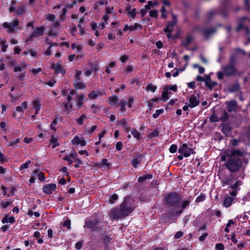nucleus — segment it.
Here are the masks:
<instances>
[{
    "instance_id": "nucleus-1",
    "label": "nucleus",
    "mask_w": 250,
    "mask_h": 250,
    "mask_svg": "<svg viewBox=\"0 0 250 250\" xmlns=\"http://www.w3.org/2000/svg\"><path fill=\"white\" fill-rule=\"evenodd\" d=\"M135 208V200L130 197H125L119 208H115L111 210L110 217L112 219L125 218L131 213Z\"/></svg>"
},
{
    "instance_id": "nucleus-2",
    "label": "nucleus",
    "mask_w": 250,
    "mask_h": 250,
    "mask_svg": "<svg viewBox=\"0 0 250 250\" xmlns=\"http://www.w3.org/2000/svg\"><path fill=\"white\" fill-rule=\"evenodd\" d=\"M227 156L229 158L226 164V167L232 172L238 170L242 165L239 157L243 156V153L239 150H233L227 151Z\"/></svg>"
},
{
    "instance_id": "nucleus-3",
    "label": "nucleus",
    "mask_w": 250,
    "mask_h": 250,
    "mask_svg": "<svg viewBox=\"0 0 250 250\" xmlns=\"http://www.w3.org/2000/svg\"><path fill=\"white\" fill-rule=\"evenodd\" d=\"M181 200L180 195L175 192H172L166 196L165 201L171 214L174 213V210L177 208Z\"/></svg>"
},
{
    "instance_id": "nucleus-4",
    "label": "nucleus",
    "mask_w": 250,
    "mask_h": 250,
    "mask_svg": "<svg viewBox=\"0 0 250 250\" xmlns=\"http://www.w3.org/2000/svg\"><path fill=\"white\" fill-rule=\"evenodd\" d=\"M20 24V21L17 19H15L12 22H4L2 23V27L7 29L8 34H14L18 29V26Z\"/></svg>"
},
{
    "instance_id": "nucleus-5",
    "label": "nucleus",
    "mask_w": 250,
    "mask_h": 250,
    "mask_svg": "<svg viewBox=\"0 0 250 250\" xmlns=\"http://www.w3.org/2000/svg\"><path fill=\"white\" fill-rule=\"evenodd\" d=\"M178 152L180 153L177 156V158L179 161L183 160V157H188L190 154H194L195 152L192 148L188 147L186 144H183L179 148Z\"/></svg>"
},
{
    "instance_id": "nucleus-6",
    "label": "nucleus",
    "mask_w": 250,
    "mask_h": 250,
    "mask_svg": "<svg viewBox=\"0 0 250 250\" xmlns=\"http://www.w3.org/2000/svg\"><path fill=\"white\" fill-rule=\"evenodd\" d=\"M224 73L227 76H234L237 73V69L234 64H228L223 67Z\"/></svg>"
},
{
    "instance_id": "nucleus-7",
    "label": "nucleus",
    "mask_w": 250,
    "mask_h": 250,
    "mask_svg": "<svg viewBox=\"0 0 250 250\" xmlns=\"http://www.w3.org/2000/svg\"><path fill=\"white\" fill-rule=\"evenodd\" d=\"M188 101V106L190 108H193L197 106L199 104V95L198 94L197 95L194 94L189 96L187 99Z\"/></svg>"
},
{
    "instance_id": "nucleus-8",
    "label": "nucleus",
    "mask_w": 250,
    "mask_h": 250,
    "mask_svg": "<svg viewBox=\"0 0 250 250\" xmlns=\"http://www.w3.org/2000/svg\"><path fill=\"white\" fill-rule=\"evenodd\" d=\"M45 29L42 26L38 27L34 29V31L32 34H30L29 36V40L32 38L38 37L42 36L44 32Z\"/></svg>"
},
{
    "instance_id": "nucleus-9",
    "label": "nucleus",
    "mask_w": 250,
    "mask_h": 250,
    "mask_svg": "<svg viewBox=\"0 0 250 250\" xmlns=\"http://www.w3.org/2000/svg\"><path fill=\"white\" fill-rule=\"evenodd\" d=\"M226 104L227 105L228 110L229 112L235 111L238 108L237 103L235 100L226 102Z\"/></svg>"
},
{
    "instance_id": "nucleus-10",
    "label": "nucleus",
    "mask_w": 250,
    "mask_h": 250,
    "mask_svg": "<svg viewBox=\"0 0 250 250\" xmlns=\"http://www.w3.org/2000/svg\"><path fill=\"white\" fill-rule=\"evenodd\" d=\"M56 188V185L55 184H47L43 186L42 190L43 192L50 194L52 193Z\"/></svg>"
},
{
    "instance_id": "nucleus-11",
    "label": "nucleus",
    "mask_w": 250,
    "mask_h": 250,
    "mask_svg": "<svg viewBox=\"0 0 250 250\" xmlns=\"http://www.w3.org/2000/svg\"><path fill=\"white\" fill-rule=\"evenodd\" d=\"M52 68L56 73H60L62 74L65 73L66 70L62 65V62L59 61L55 65L52 66Z\"/></svg>"
},
{
    "instance_id": "nucleus-12",
    "label": "nucleus",
    "mask_w": 250,
    "mask_h": 250,
    "mask_svg": "<svg viewBox=\"0 0 250 250\" xmlns=\"http://www.w3.org/2000/svg\"><path fill=\"white\" fill-rule=\"evenodd\" d=\"M144 157V154H139L136 155L135 157L131 161L132 166L136 168L138 165L140 163L142 158Z\"/></svg>"
},
{
    "instance_id": "nucleus-13",
    "label": "nucleus",
    "mask_w": 250,
    "mask_h": 250,
    "mask_svg": "<svg viewBox=\"0 0 250 250\" xmlns=\"http://www.w3.org/2000/svg\"><path fill=\"white\" fill-rule=\"evenodd\" d=\"M217 85V83L211 80L210 77L209 75L207 76V80L205 82V85L210 90Z\"/></svg>"
},
{
    "instance_id": "nucleus-14",
    "label": "nucleus",
    "mask_w": 250,
    "mask_h": 250,
    "mask_svg": "<svg viewBox=\"0 0 250 250\" xmlns=\"http://www.w3.org/2000/svg\"><path fill=\"white\" fill-rule=\"evenodd\" d=\"M216 32V29L215 27H212L209 29H205L202 31V34L205 38L206 39L208 38L210 36H212Z\"/></svg>"
},
{
    "instance_id": "nucleus-15",
    "label": "nucleus",
    "mask_w": 250,
    "mask_h": 250,
    "mask_svg": "<svg viewBox=\"0 0 250 250\" xmlns=\"http://www.w3.org/2000/svg\"><path fill=\"white\" fill-rule=\"evenodd\" d=\"M95 166L98 168L106 167L107 169H109L110 167V163L108 162L107 159H104L101 162L96 163Z\"/></svg>"
},
{
    "instance_id": "nucleus-16",
    "label": "nucleus",
    "mask_w": 250,
    "mask_h": 250,
    "mask_svg": "<svg viewBox=\"0 0 250 250\" xmlns=\"http://www.w3.org/2000/svg\"><path fill=\"white\" fill-rule=\"evenodd\" d=\"M85 98L84 94H81L76 97L77 106L79 108L82 107L83 104V101Z\"/></svg>"
},
{
    "instance_id": "nucleus-17",
    "label": "nucleus",
    "mask_w": 250,
    "mask_h": 250,
    "mask_svg": "<svg viewBox=\"0 0 250 250\" xmlns=\"http://www.w3.org/2000/svg\"><path fill=\"white\" fill-rule=\"evenodd\" d=\"M28 103L26 101L23 102L20 105L16 107V111L19 112L23 113L25 110L27 108Z\"/></svg>"
},
{
    "instance_id": "nucleus-18",
    "label": "nucleus",
    "mask_w": 250,
    "mask_h": 250,
    "mask_svg": "<svg viewBox=\"0 0 250 250\" xmlns=\"http://www.w3.org/2000/svg\"><path fill=\"white\" fill-rule=\"evenodd\" d=\"M68 155L70 156L71 158H73L75 161L78 162V164H75L74 166L76 168H78L80 167V165L83 164L82 161L77 158L78 155L76 152L71 153Z\"/></svg>"
},
{
    "instance_id": "nucleus-19",
    "label": "nucleus",
    "mask_w": 250,
    "mask_h": 250,
    "mask_svg": "<svg viewBox=\"0 0 250 250\" xmlns=\"http://www.w3.org/2000/svg\"><path fill=\"white\" fill-rule=\"evenodd\" d=\"M73 145H81L82 146H84L86 145V142L83 140H81L78 136H75L72 141Z\"/></svg>"
},
{
    "instance_id": "nucleus-20",
    "label": "nucleus",
    "mask_w": 250,
    "mask_h": 250,
    "mask_svg": "<svg viewBox=\"0 0 250 250\" xmlns=\"http://www.w3.org/2000/svg\"><path fill=\"white\" fill-rule=\"evenodd\" d=\"M74 85L76 89H83L86 87L85 84L81 80H75L74 82Z\"/></svg>"
},
{
    "instance_id": "nucleus-21",
    "label": "nucleus",
    "mask_w": 250,
    "mask_h": 250,
    "mask_svg": "<svg viewBox=\"0 0 250 250\" xmlns=\"http://www.w3.org/2000/svg\"><path fill=\"white\" fill-rule=\"evenodd\" d=\"M26 8L25 5L22 4L18 7L17 10L16 11V14L17 16H21L26 13Z\"/></svg>"
},
{
    "instance_id": "nucleus-22",
    "label": "nucleus",
    "mask_w": 250,
    "mask_h": 250,
    "mask_svg": "<svg viewBox=\"0 0 250 250\" xmlns=\"http://www.w3.org/2000/svg\"><path fill=\"white\" fill-rule=\"evenodd\" d=\"M32 104L35 108V114H38L41 106L40 101L39 99H36L33 102Z\"/></svg>"
},
{
    "instance_id": "nucleus-23",
    "label": "nucleus",
    "mask_w": 250,
    "mask_h": 250,
    "mask_svg": "<svg viewBox=\"0 0 250 250\" xmlns=\"http://www.w3.org/2000/svg\"><path fill=\"white\" fill-rule=\"evenodd\" d=\"M99 220L98 219H95L93 221H87L86 223V226L87 228L93 229L96 225L99 223Z\"/></svg>"
},
{
    "instance_id": "nucleus-24",
    "label": "nucleus",
    "mask_w": 250,
    "mask_h": 250,
    "mask_svg": "<svg viewBox=\"0 0 250 250\" xmlns=\"http://www.w3.org/2000/svg\"><path fill=\"white\" fill-rule=\"evenodd\" d=\"M2 223H10L11 224H13L15 221V219L13 217H9L8 215H5L2 219Z\"/></svg>"
},
{
    "instance_id": "nucleus-25",
    "label": "nucleus",
    "mask_w": 250,
    "mask_h": 250,
    "mask_svg": "<svg viewBox=\"0 0 250 250\" xmlns=\"http://www.w3.org/2000/svg\"><path fill=\"white\" fill-rule=\"evenodd\" d=\"M233 201V198L232 197H227L224 201V205L225 207L228 208L230 207Z\"/></svg>"
},
{
    "instance_id": "nucleus-26",
    "label": "nucleus",
    "mask_w": 250,
    "mask_h": 250,
    "mask_svg": "<svg viewBox=\"0 0 250 250\" xmlns=\"http://www.w3.org/2000/svg\"><path fill=\"white\" fill-rule=\"evenodd\" d=\"M240 89V85L239 84V83H234L231 85H230L229 88V92H237L239 90V89Z\"/></svg>"
},
{
    "instance_id": "nucleus-27",
    "label": "nucleus",
    "mask_w": 250,
    "mask_h": 250,
    "mask_svg": "<svg viewBox=\"0 0 250 250\" xmlns=\"http://www.w3.org/2000/svg\"><path fill=\"white\" fill-rule=\"evenodd\" d=\"M247 20L250 22V19L247 18L245 17H242L241 19L240 20V21L238 22V26L236 28V31L238 32L240 29H241L242 28H244L243 26V21Z\"/></svg>"
},
{
    "instance_id": "nucleus-28",
    "label": "nucleus",
    "mask_w": 250,
    "mask_h": 250,
    "mask_svg": "<svg viewBox=\"0 0 250 250\" xmlns=\"http://www.w3.org/2000/svg\"><path fill=\"white\" fill-rule=\"evenodd\" d=\"M193 40V37L191 35L188 36L186 40L182 42L183 44L185 46H188L191 43Z\"/></svg>"
},
{
    "instance_id": "nucleus-29",
    "label": "nucleus",
    "mask_w": 250,
    "mask_h": 250,
    "mask_svg": "<svg viewBox=\"0 0 250 250\" xmlns=\"http://www.w3.org/2000/svg\"><path fill=\"white\" fill-rule=\"evenodd\" d=\"M152 178V174H146L143 175L138 178V182L140 183L145 181L146 179H151Z\"/></svg>"
},
{
    "instance_id": "nucleus-30",
    "label": "nucleus",
    "mask_w": 250,
    "mask_h": 250,
    "mask_svg": "<svg viewBox=\"0 0 250 250\" xmlns=\"http://www.w3.org/2000/svg\"><path fill=\"white\" fill-rule=\"evenodd\" d=\"M119 99L116 96H112L109 98V103L111 105H114L117 103Z\"/></svg>"
},
{
    "instance_id": "nucleus-31",
    "label": "nucleus",
    "mask_w": 250,
    "mask_h": 250,
    "mask_svg": "<svg viewBox=\"0 0 250 250\" xmlns=\"http://www.w3.org/2000/svg\"><path fill=\"white\" fill-rule=\"evenodd\" d=\"M87 119V117L86 115L83 114L79 118H78L76 122L79 125H82L83 121Z\"/></svg>"
},
{
    "instance_id": "nucleus-32",
    "label": "nucleus",
    "mask_w": 250,
    "mask_h": 250,
    "mask_svg": "<svg viewBox=\"0 0 250 250\" xmlns=\"http://www.w3.org/2000/svg\"><path fill=\"white\" fill-rule=\"evenodd\" d=\"M242 184V182L240 180L237 181L233 185L230 186L229 187L233 189V190H239L240 188L239 187L241 186Z\"/></svg>"
},
{
    "instance_id": "nucleus-33",
    "label": "nucleus",
    "mask_w": 250,
    "mask_h": 250,
    "mask_svg": "<svg viewBox=\"0 0 250 250\" xmlns=\"http://www.w3.org/2000/svg\"><path fill=\"white\" fill-rule=\"evenodd\" d=\"M131 133L133 137L138 140L141 139L140 133L135 128H132L131 130Z\"/></svg>"
},
{
    "instance_id": "nucleus-34",
    "label": "nucleus",
    "mask_w": 250,
    "mask_h": 250,
    "mask_svg": "<svg viewBox=\"0 0 250 250\" xmlns=\"http://www.w3.org/2000/svg\"><path fill=\"white\" fill-rule=\"evenodd\" d=\"M57 140H58L57 138H56L53 135L51 136L50 142L51 144H53L52 145L53 148H55L56 146H57L59 145V144L57 142Z\"/></svg>"
},
{
    "instance_id": "nucleus-35",
    "label": "nucleus",
    "mask_w": 250,
    "mask_h": 250,
    "mask_svg": "<svg viewBox=\"0 0 250 250\" xmlns=\"http://www.w3.org/2000/svg\"><path fill=\"white\" fill-rule=\"evenodd\" d=\"M119 124L120 125H123V127L126 129V131H128V126L127 125V120L125 119H123L119 122Z\"/></svg>"
},
{
    "instance_id": "nucleus-36",
    "label": "nucleus",
    "mask_w": 250,
    "mask_h": 250,
    "mask_svg": "<svg viewBox=\"0 0 250 250\" xmlns=\"http://www.w3.org/2000/svg\"><path fill=\"white\" fill-rule=\"evenodd\" d=\"M16 2L15 0H12L11 1V6L9 8V11L10 12H14L16 11Z\"/></svg>"
},
{
    "instance_id": "nucleus-37",
    "label": "nucleus",
    "mask_w": 250,
    "mask_h": 250,
    "mask_svg": "<svg viewBox=\"0 0 250 250\" xmlns=\"http://www.w3.org/2000/svg\"><path fill=\"white\" fill-rule=\"evenodd\" d=\"M218 12V10H212L207 14V18L209 20H210Z\"/></svg>"
},
{
    "instance_id": "nucleus-38",
    "label": "nucleus",
    "mask_w": 250,
    "mask_h": 250,
    "mask_svg": "<svg viewBox=\"0 0 250 250\" xmlns=\"http://www.w3.org/2000/svg\"><path fill=\"white\" fill-rule=\"evenodd\" d=\"M142 28V26L137 23H136L133 25H130V31H132L134 30H136L137 29H141Z\"/></svg>"
},
{
    "instance_id": "nucleus-39",
    "label": "nucleus",
    "mask_w": 250,
    "mask_h": 250,
    "mask_svg": "<svg viewBox=\"0 0 250 250\" xmlns=\"http://www.w3.org/2000/svg\"><path fill=\"white\" fill-rule=\"evenodd\" d=\"M12 205V201L9 200L8 201H2L1 203V207L3 208H6L9 206Z\"/></svg>"
},
{
    "instance_id": "nucleus-40",
    "label": "nucleus",
    "mask_w": 250,
    "mask_h": 250,
    "mask_svg": "<svg viewBox=\"0 0 250 250\" xmlns=\"http://www.w3.org/2000/svg\"><path fill=\"white\" fill-rule=\"evenodd\" d=\"M170 93H171V92H169V93L168 92L167 90H165L163 91L162 96L163 99L165 101H167L169 99L168 95L169 94H170Z\"/></svg>"
},
{
    "instance_id": "nucleus-41",
    "label": "nucleus",
    "mask_w": 250,
    "mask_h": 250,
    "mask_svg": "<svg viewBox=\"0 0 250 250\" xmlns=\"http://www.w3.org/2000/svg\"><path fill=\"white\" fill-rule=\"evenodd\" d=\"M99 95V92L93 91L88 94V97L90 99H96Z\"/></svg>"
},
{
    "instance_id": "nucleus-42",
    "label": "nucleus",
    "mask_w": 250,
    "mask_h": 250,
    "mask_svg": "<svg viewBox=\"0 0 250 250\" xmlns=\"http://www.w3.org/2000/svg\"><path fill=\"white\" fill-rule=\"evenodd\" d=\"M157 88L156 86L153 85L151 84H148L146 87V89L147 91H151L153 92H155Z\"/></svg>"
},
{
    "instance_id": "nucleus-43",
    "label": "nucleus",
    "mask_w": 250,
    "mask_h": 250,
    "mask_svg": "<svg viewBox=\"0 0 250 250\" xmlns=\"http://www.w3.org/2000/svg\"><path fill=\"white\" fill-rule=\"evenodd\" d=\"M149 16L151 18H157L158 17V11L156 9L149 11Z\"/></svg>"
},
{
    "instance_id": "nucleus-44",
    "label": "nucleus",
    "mask_w": 250,
    "mask_h": 250,
    "mask_svg": "<svg viewBox=\"0 0 250 250\" xmlns=\"http://www.w3.org/2000/svg\"><path fill=\"white\" fill-rule=\"evenodd\" d=\"M67 12V8H64L63 9L62 13L60 16V19L62 21H64L65 19V15Z\"/></svg>"
},
{
    "instance_id": "nucleus-45",
    "label": "nucleus",
    "mask_w": 250,
    "mask_h": 250,
    "mask_svg": "<svg viewBox=\"0 0 250 250\" xmlns=\"http://www.w3.org/2000/svg\"><path fill=\"white\" fill-rule=\"evenodd\" d=\"M118 198V196L117 194H113L109 197V202L110 204H113L116 200Z\"/></svg>"
},
{
    "instance_id": "nucleus-46",
    "label": "nucleus",
    "mask_w": 250,
    "mask_h": 250,
    "mask_svg": "<svg viewBox=\"0 0 250 250\" xmlns=\"http://www.w3.org/2000/svg\"><path fill=\"white\" fill-rule=\"evenodd\" d=\"M229 118V115L228 113L225 111L223 113V116L220 118V121H222L223 122H226L228 120Z\"/></svg>"
},
{
    "instance_id": "nucleus-47",
    "label": "nucleus",
    "mask_w": 250,
    "mask_h": 250,
    "mask_svg": "<svg viewBox=\"0 0 250 250\" xmlns=\"http://www.w3.org/2000/svg\"><path fill=\"white\" fill-rule=\"evenodd\" d=\"M31 163V161L28 160L26 163L22 164L20 167V170H22L28 168L29 164Z\"/></svg>"
},
{
    "instance_id": "nucleus-48",
    "label": "nucleus",
    "mask_w": 250,
    "mask_h": 250,
    "mask_svg": "<svg viewBox=\"0 0 250 250\" xmlns=\"http://www.w3.org/2000/svg\"><path fill=\"white\" fill-rule=\"evenodd\" d=\"M163 112V109L156 110L155 113L153 114L152 116L154 118H157Z\"/></svg>"
},
{
    "instance_id": "nucleus-49",
    "label": "nucleus",
    "mask_w": 250,
    "mask_h": 250,
    "mask_svg": "<svg viewBox=\"0 0 250 250\" xmlns=\"http://www.w3.org/2000/svg\"><path fill=\"white\" fill-rule=\"evenodd\" d=\"M119 105L121 106L120 111L121 112H125L126 110V108L125 107V103L123 101H120V103H119Z\"/></svg>"
},
{
    "instance_id": "nucleus-50",
    "label": "nucleus",
    "mask_w": 250,
    "mask_h": 250,
    "mask_svg": "<svg viewBox=\"0 0 250 250\" xmlns=\"http://www.w3.org/2000/svg\"><path fill=\"white\" fill-rule=\"evenodd\" d=\"M71 47L72 49H76L77 50V51L79 52L81 51V50L82 49V47L80 45H78V44H76L75 43H72Z\"/></svg>"
},
{
    "instance_id": "nucleus-51",
    "label": "nucleus",
    "mask_w": 250,
    "mask_h": 250,
    "mask_svg": "<svg viewBox=\"0 0 250 250\" xmlns=\"http://www.w3.org/2000/svg\"><path fill=\"white\" fill-rule=\"evenodd\" d=\"M206 196L203 194H201L196 199V202L199 203L200 202L203 201L205 200Z\"/></svg>"
},
{
    "instance_id": "nucleus-52",
    "label": "nucleus",
    "mask_w": 250,
    "mask_h": 250,
    "mask_svg": "<svg viewBox=\"0 0 250 250\" xmlns=\"http://www.w3.org/2000/svg\"><path fill=\"white\" fill-rule=\"evenodd\" d=\"M46 19L50 21H54L56 19V16L53 14H48L46 16Z\"/></svg>"
},
{
    "instance_id": "nucleus-53",
    "label": "nucleus",
    "mask_w": 250,
    "mask_h": 250,
    "mask_svg": "<svg viewBox=\"0 0 250 250\" xmlns=\"http://www.w3.org/2000/svg\"><path fill=\"white\" fill-rule=\"evenodd\" d=\"M189 200H187L184 201L181 203V208L182 209L185 208L190 203Z\"/></svg>"
},
{
    "instance_id": "nucleus-54",
    "label": "nucleus",
    "mask_w": 250,
    "mask_h": 250,
    "mask_svg": "<svg viewBox=\"0 0 250 250\" xmlns=\"http://www.w3.org/2000/svg\"><path fill=\"white\" fill-rule=\"evenodd\" d=\"M58 123L57 119H54L53 122H52L51 125H50V128L53 131H56V128L55 127V125H57Z\"/></svg>"
},
{
    "instance_id": "nucleus-55",
    "label": "nucleus",
    "mask_w": 250,
    "mask_h": 250,
    "mask_svg": "<svg viewBox=\"0 0 250 250\" xmlns=\"http://www.w3.org/2000/svg\"><path fill=\"white\" fill-rule=\"evenodd\" d=\"M232 182V179L229 178H225L222 181V185L225 186L226 185H229Z\"/></svg>"
},
{
    "instance_id": "nucleus-56",
    "label": "nucleus",
    "mask_w": 250,
    "mask_h": 250,
    "mask_svg": "<svg viewBox=\"0 0 250 250\" xmlns=\"http://www.w3.org/2000/svg\"><path fill=\"white\" fill-rule=\"evenodd\" d=\"M177 146L176 145H172L170 146V148H169V151L171 152V153H175L177 151Z\"/></svg>"
},
{
    "instance_id": "nucleus-57",
    "label": "nucleus",
    "mask_w": 250,
    "mask_h": 250,
    "mask_svg": "<svg viewBox=\"0 0 250 250\" xmlns=\"http://www.w3.org/2000/svg\"><path fill=\"white\" fill-rule=\"evenodd\" d=\"M220 120V119H218V117L216 116L215 115H212L210 117V121L211 122H218Z\"/></svg>"
},
{
    "instance_id": "nucleus-58",
    "label": "nucleus",
    "mask_w": 250,
    "mask_h": 250,
    "mask_svg": "<svg viewBox=\"0 0 250 250\" xmlns=\"http://www.w3.org/2000/svg\"><path fill=\"white\" fill-rule=\"evenodd\" d=\"M228 13L229 11L226 8H223L222 10L220 12L221 15L224 18L227 17Z\"/></svg>"
},
{
    "instance_id": "nucleus-59",
    "label": "nucleus",
    "mask_w": 250,
    "mask_h": 250,
    "mask_svg": "<svg viewBox=\"0 0 250 250\" xmlns=\"http://www.w3.org/2000/svg\"><path fill=\"white\" fill-rule=\"evenodd\" d=\"M128 15L132 17L133 18H135L136 13V9H132L130 11H129L127 13Z\"/></svg>"
},
{
    "instance_id": "nucleus-60",
    "label": "nucleus",
    "mask_w": 250,
    "mask_h": 250,
    "mask_svg": "<svg viewBox=\"0 0 250 250\" xmlns=\"http://www.w3.org/2000/svg\"><path fill=\"white\" fill-rule=\"evenodd\" d=\"M20 139H17L13 141H10L8 142L7 145L8 146H14V145H16L18 143H19L20 142Z\"/></svg>"
},
{
    "instance_id": "nucleus-61",
    "label": "nucleus",
    "mask_w": 250,
    "mask_h": 250,
    "mask_svg": "<svg viewBox=\"0 0 250 250\" xmlns=\"http://www.w3.org/2000/svg\"><path fill=\"white\" fill-rule=\"evenodd\" d=\"M63 227H66L68 229L71 228V222L69 220H66L63 223Z\"/></svg>"
},
{
    "instance_id": "nucleus-62",
    "label": "nucleus",
    "mask_w": 250,
    "mask_h": 250,
    "mask_svg": "<svg viewBox=\"0 0 250 250\" xmlns=\"http://www.w3.org/2000/svg\"><path fill=\"white\" fill-rule=\"evenodd\" d=\"M161 12H162V17L163 18H166V17H167V11H166V9L165 8V7L164 6H162V8H161Z\"/></svg>"
},
{
    "instance_id": "nucleus-63",
    "label": "nucleus",
    "mask_w": 250,
    "mask_h": 250,
    "mask_svg": "<svg viewBox=\"0 0 250 250\" xmlns=\"http://www.w3.org/2000/svg\"><path fill=\"white\" fill-rule=\"evenodd\" d=\"M215 248L217 250H224V246L223 244L218 243L216 245Z\"/></svg>"
},
{
    "instance_id": "nucleus-64",
    "label": "nucleus",
    "mask_w": 250,
    "mask_h": 250,
    "mask_svg": "<svg viewBox=\"0 0 250 250\" xmlns=\"http://www.w3.org/2000/svg\"><path fill=\"white\" fill-rule=\"evenodd\" d=\"M123 148V143L122 142H118L116 145V148L118 150H121Z\"/></svg>"
}]
</instances>
